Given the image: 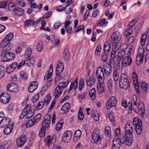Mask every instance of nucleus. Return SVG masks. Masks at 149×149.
Instances as JSON below:
<instances>
[{
  "label": "nucleus",
  "mask_w": 149,
  "mask_h": 149,
  "mask_svg": "<svg viewBox=\"0 0 149 149\" xmlns=\"http://www.w3.org/2000/svg\"><path fill=\"white\" fill-rule=\"evenodd\" d=\"M134 127L135 131L137 134H141L142 130V123L141 120L138 118H133V125L127 123L125 125V134H120L119 138L121 143H125L129 146H131L133 141V131Z\"/></svg>",
  "instance_id": "obj_1"
},
{
  "label": "nucleus",
  "mask_w": 149,
  "mask_h": 149,
  "mask_svg": "<svg viewBox=\"0 0 149 149\" xmlns=\"http://www.w3.org/2000/svg\"><path fill=\"white\" fill-rule=\"evenodd\" d=\"M2 48H3L1 55L2 62L9 61L15 58V55L10 52L12 48V45L9 44L7 46Z\"/></svg>",
  "instance_id": "obj_2"
},
{
  "label": "nucleus",
  "mask_w": 149,
  "mask_h": 149,
  "mask_svg": "<svg viewBox=\"0 0 149 149\" xmlns=\"http://www.w3.org/2000/svg\"><path fill=\"white\" fill-rule=\"evenodd\" d=\"M119 84L120 87L123 90H126L130 88V83L128 79V76L126 73L121 74Z\"/></svg>",
  "instance_id": "obj_3"
},
{
  "label": "nucleus",
  "mask_w": 149,
  "mask_h": 149,
  "mask_svg": "<svg viewBox=\"0 0 149 149\" xmlns=\"http://www.w3.org/2000/svg\"><path fill=\"white\" fill-rule=\"evenodd\" d=\"M34 113V112L31 109V105L29 104H27L22 111L19 118L20 119H22L25 117L26 119H29L33 116Z\"/></svg>",
  "instance_id": "obj_4"
},
{
  "label": "nucleus",
  "mask_w": 149,
  "mask_h": 149,
  "mask_svg": "<svg viewBox=\"0 0 149 149\" xmlns=\"http://www.w3.org/2000/svg\"><path fill=\"white\" fill-rule=\"evenodd\" d=\"M13 37V33H10L8 34L5 37V39L1 42L0 46L1 47H3L7 46L8 45H11L13 47V45L11 43H9Z\"/></svg>",
  "instance_id": "obj_5"
},
{
  "label": "nucleus",
  "mask_w": 149,
  "mask_h": 149,
  "mask_svg": "<svg viewBox=\"0 0 149 149\" xmlns=\"http://www.w3.org/2000/svg\"><path fill=\"white\" fill-rule=\"evenodd\" d=\"M96 75L99 83H103L105 79L104 75L101 66H99L97 68Z\"/></svg>",
  "instance_id": "obj_6"
},
{
  "label": "nucleus",
  "mask_w": 149,
  "mask_h": 149,
  "mask_svg": "<svg viewBox=\"0 0 149 149\" xmlns=\"http://www.w3.org/2000/svg\"><path fill=\"white\" fill-rule=\"evenodd\" d=\"M111 60L110 59L109 63L105 64L103 66L104 71L106 76H110L111 73L112 69V66L111 65Z\"/></svg>",
  "instance_id": "obj_7"
},
{
  "label": "nucleus",
  "mask_w": 149,
  "mask_h": 149,
  "mask_svg": "<svg viewBox=\"0 0 149 149\" xmlns=\"http://www.w3.org/2000/svg\"><path fill=\"white\" fill-rule=\"evenodd\" d=\"M117 102V100L115 97L112 96L110 97L106 103L107 109H110L111 108L115 106Z\"/></svg>",
  "instance_id": "obj_8"
},
{
  "label": "nucleus",
  "mask_w": 149,
  "mask_h": 149,
  "mask_svg": "<svg viewBox=\"0 0 149 149\" xmlns=\"http://www.w3.org/2000/svg\"><path fill=\"white\" fill-rule=\"evenodd\" d=\"M51 119V116L48 114L45 115L44 118V120L42 123V129H46L48 128L50 123Z\"/></svg>",
  "instance_id": "obj_9"
},
{
  "label": "nucleus",
  "mask_w": 149,
  "mask_h": 149,
  "mask_svg": "<svg viewBox=\"0 0 149 149\" xmlns=\"http://www.w3.org/2000/svg\"><path fill=\"white\" fill-rule=\"evenodd\" d=\"M132 63V59L130 56H125L122 59L121 65L124 67L130 66Z\"/></svg>",
  "instance_id": "obj_10"
},
{
  "label": "nucleus",
  "mask_w": 149,
  "mask_h": 149,
  "mask_svg": "<svg viewBox=\"0 0 149 149\" xmlns=\"http://www.w3.org/2000/svg\"><path fill=\"white\" fill-rule=\"evenodd\" d=\"M11 121V119L7 117L2 118L0 120V128L8 127L11 125V124H10Z\"/></svg>",
  "instance_id": "obj_11"
},
{
  "label": "nucleus",
  "mask_w": 149,
  "mask_h": 149,
  "mask_svg": "<svg viewBox=\"0 0 149 149\" xmlns=\"http://www.w3.org/2000/svg\"><path fill=\"white\" fill-rule=\"evenodd\" d=\"M145 50L144 49H139L136 58V62L140 63L143 61Z\"/></svg>",
  "instance_id": "obj_12"
},
{
  "label": "nucleus",
  "mask_w": 149,
  "mask_h": 149,
  "mask_svg": "<svg viewBox=\"0 0 149 149\" xmlns=\"http://www.w3.org/2000/svg\"><path fill=\"white\" fill-rule=\"evenodd\" d=\"M8 91L12 92L17 93L19 90L17 85L14 83H9L7 87Z\"/></svg>",
  "instance_id": "obj_13"
},
{
  "label": "nucleus",
  "mask_w": 149,
  "mask_h": 149,
  "mask_svg": "<svg viewBox=\"0 0 149 149\" xmlns=\"http://www.w3.org/2000/svg\"><path fill=\"white\" fill-rule=\"evenodd\" d=\"M72 136V132L70 131H66L63 133L62 136V141L64 142H68L70 140Z\"/></svg>",
  "instance_id": "obj_14"
},
{
  "label": "nucleus",
  "mask_w": 149,
  "mask_h": 149,
  "mask_svg": "<svg viewBox=\"0 0 149 149\" xmlns=\"http://www.w3.org/2000/svg\"><path fill=\"white\" fill-rule=\"evenodd\" d=\"M111 42L114 44L118 43L120 39V34L118 32H113L111 36Z\"/></svg>",
  "instance_id": "obj_15"
},
{
  "label": "nucleus",
  "mask_w": 149,
  "mask_h": 149,
  "mask_svg": "<svg viewBox=\"0 0 149 149\" xmlns=\"http://www.w3.org/2000/svg\"><path fill=\"white\" fill-rule=\"evenodd\" d=\"M92 137V139L95 143L100 141L101 140V138L99 134V131L98 129H94L93 132Z\"/></svg>",
  "instance_id": "obj_16"
},
{
  "label": "nucleus",
  "mask_w": 149,
  "mask_h": 149,
  "mask_svg": "<svg viewBox=\"0 0 149 149\" xmlns=\"http://www.w3.org/2000/svg\"><path fill=\"white\" fill-rule=\"evenodd\" d=\"M27 139V137L24 135H22L16 140L17 146L18 147L23 146L26 141Z\"/></svg>",
  "instance_id": "obj_17"
},
{
  "label": "nucleus",
  "mask_w": 149,
  "mask_h": 149,
  "mask_svg": "<svg viewBox=\"0 0 149 149\" xmlns=\"http://www.w3.org/2000/svg\"><path fill=\"white\" fill-rule=\"evenodd\" d=\"M112 149H119L122 144L119 137H115L112 141Z\"/></svg>",
  "instance_id": "obj_18"
},
{
  "label": "nucleus",
  "mask_w": 149,
  "mask_h": 149,
  "mask_svg": "<svg viewBox=\"0 0 149 149\" xmlns=\"http://www.w3.org/2000/svg\"><path fill=\"white\" fill-rule=\"evenodd\" d=\"M10 100L9 95L6 93H2L0 95V101L4 104L8 103Z\"/></svg>",
  "instance_id": "obj_19"
},
{
  "label": "nucleus",
  "mask_w": 149,
  "mask_h": 149,
  "mask_svg": "<svg viewBox=\"0 0 149 149\" xmlns=\"http://www.w3.org/2000/svg\"><path fill=\"white\" fill-rule=\"evenodd\" d=\"M38 85V83L36 81L31 82L28 88L29 91L30 93L33 92L37 88Z\"/></svg>",
  "instance_id": "obj_20"
},
{
  "label": "nucleus",
  "mask_w": 149,
  "mask_h": 149,
  "mask_svg": "<svg viewBox=\"0 0 149 149\" xmlns=\"http://www.w3.org/2000/svg\"><path fill=\"white\" fill-rule=\"evenodd\" d=\"M53 72V66L52 64H51L49 67V70L46 72L45 74L44 78V80H48L51 79L52 76Z\"/></svg>",
  "instance_id": "obj_21"
},
{
  "label": "nucleus",
  "mask_w": 149,
  "mask_h": 149,
  "mask_svg": "<svg viewBox=\"0 0 149 149\" xmlns=\"http://www.w3.org/2000/svg\"><path fill=\"white\" fill-rule=\"evenodd\" d=\"M63 69L64 66L63 63L60 61H58L56 68V74L59 75L63 71Z\"/></svg>",
  "instance_id": "obj_22"
},
{
  "label": "nucleus",
  "mask_w": 149,
  "mask_h": 149,
  "mask_svg": "<svg viewBox=\"0 0 149 149\" xmlns=\"http://www.w3.org/2000/svg\"><path fill=\"white\" fill-rule=\"evenodd\" d=\"M116 44H114L112 45V51L111 52V57L112 59H114L116 57V53L119 50L118 47L116 45Z\"/></svg>",
  "instance_id": "obj_23"
},
{
  "label": "nucleus",
  "mask_w": 149,
  "mask_h": 149,
  "mask_svg": "<svg viewBox=\"0 0 149 149\" xmlns=\"http://www.w3.org/2000/svg\"><path fill=\"white\" fill-rule=\"evenodd\" d=\"M128 107L129 108V112L130 113H132V109L136 113H138L139 111L140 105L139 104L137 105V104H133L131 107L128 106Z\"/></svg>",
  "instance_id": "obj_24"
},
{
  "label": "nucleus",
  "mask_w": 149,
  "mask_h": 149,
  "mask_svg": "<svg viewBox=\"0 0 149 149\" xmlns=\"http://www.w3.org/2000/svg\"><path fill=\"white\" fill-rule=\"evenodd\" d=\"M95 79L93 77H90L89 79H87L86 83L87 86L89 87H91L93 86L95 84Z\"/></svg>",
  "instance_id": "obj_25"
},
{
  "label": "nucleus",
  "mask_w": 149,
  "mask_h": 149,
  "mask_svg": "<svg viewBox=\"0 0 149 149\" xmlns=\"http://www.w3.org/2000/svg\"><path fill=\"white\" fill-rule=\"evenodd\" d=\"M13 11L15 15L20 16L24 14V10L21 8H14Z\"/></svg>",
  "instance_id": "obj_26"
},
{
  "label": "nucleus",
  "mask_w": 149,
  "mask_h": 149,
  "mask_svg": "<svg viewBox=\"0 0 149 149\" xmlns=\"http://www.w3.org/2000/svg\"><path fill=\"white\" fill-rule=\"evenodd\" d=\"M18 63L15 62L11 64L8 66L7 69V72L8 73H10L17 67Z\"/></svg>",
  "instance_id": "obj_27"
},
{
  "label": "nucleus",
  "mask_w": 149,
  "mask_h": 149,
  "mask_svg": "<svg viewBox=\"0 0 149 149\" xmlns=\"http://www.w3.org/2000/svg\"><path fill=\"white\" fill-rule=\"evenodd\" d=\"M70 104L68 102L65 103L63 105L61 108V110L63 111L64 113H67L70 107Z\"/></svg>",
  "instance_id": "obj_28"
},
{
  "label": "nucleus",
  "mask_w": 149,
  "mask_h": 149,
  "mask_svg": "<svg viewBox=\"0 0 149 149\" xmlns=\"http://www.w3.org/2000/svg\"><path fill=\"white\" fill-rule=\"evenodd\" d=\"M14 125V124L12 123L11 125H9L8 127H6L3 131L4 134L6 135L9 134L11 132Z\"/></svg>",
  "instance_id": "obj_29"
},
{
  "label": "nucleus",
  "mask_w": 149,
  "mask_h": 149,
  "mask_svg": "<svg viewBox=\"0 0 149 149\" xmlns=\"http://www.w3.org/2000/svg\"><path fill=\"white\" fill-rule=\"evenodd\" d=\"M113 79L115 82V84H117L118 81L119 77V74L118 72V70L117 69L115 70L113 72Z\"/></svg>",
  "instance_id": "obj_30"
},
{
  "label": "nucleus",
  "mask_w": 149,
  "mask_h": 149,
  "mask_svg": "<svg viewBox=\"0 0 149 149\" xmlns=\"http://www.w3.org/2000/svg\"><path fill=\"white\" fill-rule=\"evenodd\" d=\"M77 84L78 81L77 79L75 80L73 82H72L69 89L68 92H70L73 87H74V90H75L77 88Z\"/></svg>",
  "instance_id": "obj_31"
},
{
  "label": "nucleus",
  "mask_w": 149,
  "mask_h": 149,
  "mask_svg": "<svg viewBox=\"0 0 149 149\" xmlns=\"http://www.w3.org/2000/svg\"><path fill=\"white\" fill-rule=\"evenodd\" d=\"M63 54L64 58L66 61H68L70 59V56L68 48H66L64 50Z\"/></svg>",
  "instance_id": "obj_32"
},
{
  "label": "nucleus",
  "mask_w": 149,
  "mask_h": 149,
  "mask_svg": "<svg viewBox=\"0 0 149 149\" xmlns=\"http://www.w3.org/2000/svg\"><path fill=\"white\" fill-rule=\"evenodd\" d=\"M141 86L143 91L146 92L149 88V84L145 82H142Z\"/></svg>",
  "instance_id": "obj_33"
},
{
  "label": "nucleus",
  "mask_w": 149,
  "mask_h": 149,
  "mask_svg": "<svg viewBox=\"0 0 149 149\" xmlns=\"http://www.w3.org/2000/svg\"><path fill=\"white\" fill-rule=\"evenodd\" d=\"M104 51L105 54H108L110 49H111V45L108 42H106L104 45Z\"/></svg>",
  "instance_id": "obj_34"
},
{
  "label": "nucleus",
  "mask_w": 149,
  "mask_h": 149,
  "mask_svg": "<svg viewBox=\"0 0 149 149\" xmlns=\"http://www.w3.org/2000/svg\"><path fill=\"white\" fill-rule=\"evenodd\" d=\"M137 100V97L135 95H133L131 99V101L129 102L128 103V106H131L133 104H137L136 102Z\"/></svg>",
  "instance_id": "obj_35"
},
{
  "label": "nucleus",
  "mask_w": 149,
  "mask_h": 149,
  "mask_svg": "<svg viewBox=\"0 0 149 149\" xmlns=\"http://www.w3.org/2000/svg\"><path fill=\"white\" fill-rule=\"evenodd\" d=\"M95 89L94 88H93L89 91V95L90 97L93 100H94L96 97V92Z\"/></svg>",
  "instance_id": "obj_36"
},
{
  "label": "nucleus",
  "mask_w": 149,
  "mask_h": 149,
  "mask_svg": "<svg viewBox=\"0 0 149 149\" xmlns=\"http://www.w3.org/2000/svg\"><path fill=\"white\" fill-rule=\"evenodd\" d=\"M68 84L65 81L61 82H60L56 88H58V90H61L62 89L65 88L68 85Z\"/></svg>",
  "instance_id": "obj_37"
},
{
  "label": "nucleus",
  "mask_w": 149,
  "mask_h": 149,
  "mask_svg": "<svg viewBox=\"0 0 149 149\" xmlns=\"http://www.w3.org/2000/svg\"><path fill=\"white\" fill-rule=\"evenodd\" d=\"M103 83H100V84L97 85V90L99 94L102 93L104 90V85Z\"/></svg>",
  "instance_id": "obj_38"
},
{
  "label": "nucleus",
  "mask_w": 149,
  "mask_h": 149,
  "mask_svg": "<svg viewBox=\"0 0 149 149\" xmlns=\"http://www.w3.org/2000/svg\"><path fill=\"white\" fill-rule=\"evenodd\" d=\"M92 116L94 120L96 121H98L99 120V115L97 111H93L91 113Z\"/></svg>",
  "instance_id": "obj_39"
},
{
  "label": "nucleus",
  "mask_w": 149,
  "mask_h": 149,
  "mask_svg": "<svg viewBox=\"0 0 149 149\" xmlns=\"http://www.w3.org/2000/svg\"><path fill=\"white\" fill-rule=\"evenodd\" d=\"M106 19L103 18L101 19L98 23L97 26H101L104 25V26H107L108 21H106Z\"/></svg>",
  "instance_id": "obj_40"
},
{
  "label": "nucleus",
  "mask_w": 149,
  "mask_h": 149,
  "mask_svg": "<svg viewBox=\"0 0 149 149\" xmlns=\"http://www.w3.org/2000/svg\"><path fill=\"white\" fill-rule=\"evenodd\" d=\"M61 90H58V88H56L54 93V95L55 96V98H57L61 95L62 92Z\"/></svg>",
  "instance_id": "obj_41"
},
{
  "label": "nucleus",
  "mask_w": 149,
  "mask_h": 149,
  "mask_svg": "<svg viewBox=\"0 0 149 149\" xmlns=\"http://www.w3.org/2000/svg\"><path fill=\"white\" fill-rule=\"evenodd\" d=\"M31 4V7L32 8H38L39 10H40L42 8V4H40L39 6L36 4L35 3H30Z\"/></svg>",
  "instance_id": "obj_42"
},
{
  "label": "nucleus",
  "mask_w": 149,
  "mask_h": 149,
  "mask_svg": "<svg viewBox=\"0 0 149 149\" xmlns=\"http://www.w3.org/2000/svg\"><path fill=\"white\" fill-rule=\"evenodd\" d=\"M34 122L33 119L29 120L27 122L26 126L27 127H29L33 126L36 124Z\"/></svg>",
  "instance_id": "obj_43"
},
{
  "label": "nucleus",
  "mask_w": 149,
  "mask_h": 149,
  "mask_svg": "<svg viewBox=\"0 0 149 149\" xmlns=\"http://www.w3.org/2000/svg\"><path fill=\"white\" fill-rule=\"evenodd\" d=\"M111 130L110 127L109 126L105 127L104 130L105 134L107 136H109L111 134Z\"/></svg>",
  "instance_id": "obj_44"
},
{
  "label": "nucleus",
  "mask_w": 149,
  "mask_h": 149,
  "mask_svg": "<svg viewBox=\"0 0 149 149\" xmlns=\"http://www.w3.org/2000/svg\"><path fill=\"white\" fill-rule=\"evenodd\" d=\"M5 76V68L3 66H0V79L3 78Z\"/></svg>",
  "instance_id": "obj_45"
},
{
  "label": "nucleus",
  "mask_w": 149,
  "mask_h": 149,
  "mask_svg": "<svg viewBox=\"0 0 149 149\" xmlns=\"http://www.w3.org/2000/svg\"><path fill=\"white\" fill-rule=\"evenodd\" d=\"M24 24L27 26H29L32 24L34 25L35 24V22L33 19H29L26 21Z\"/></svg>",
  "instance_id": "obj_46"
},
{
  "label": "nucleus",
  "mask_w": 149,
  "mask_h": 149,
  "mask_svg": "<svg viewBox=\"0 0 149 149\" xmlns=\"http://www.w3.org/2000/svg\"><path fill=\"white\" fill-rule=\"evenodd\" d=\"M51 136H47L45 140V145L48 147L49 146L51 143Z\"/></svg>",
  "instance_id": "obj_47"
},
{
  "label": "nucleus",
  "mask_w": 149,
  "mask_h": 149,
  "mask_svg": "<svg viewBox=\"0 0 149 149\" xmlns=\"http://www.w3.org/2000/svg\"><path fill=\"white\" fill-rule=\"evenodd\" d=\"M9 147V144L6 141H5L0 146V149H8Z\"/></svg>",
  "instance_id": "obj_48"
},
{
  "label": "nucleus",
  "mask_w": 149,
  "mask_h": 149,
  "mask_svg": "<svg viewBox=\"0 0 149 149\" xmlns=\"http://www.w3.org/2000/svg\"><path fill=\"white\" fill-rule=\"evenodd\" d=\"M84 81L83 79H81L79 85L78 89L79 91H81L82 89L84 88Z\"/></svg>",
  "instance_id": "obj_49"
},
{
  "label": "nucleus",
  "mask_w": 149,
  "mask_h": 149,
  "mask_svg": "<svg viewBox=\"0 0 149 149\" xmlns=\"http://www.w3.org/2000/svg\"><path fill=\"white\" fill-rule=\"evenodd\" d=\"M87 93H82L81 94H78L77 95V97L79 99L83 100L86 98Z\"/></svg>",
  "instance_id": "obj_50"
},
{
  "label": "nucleus",
  "mask_w": 149,
  "mask_h": 149,
  "mask_svg": "<svg viewBox=\"0 0 149 149\" xmlns=\"http://www.w3.org/2000/svg\"><path fill=\"white\" fill-rule=\"evenodd\" d=\"M51 99V96L50 95L48 94L47 96L45 98L44 101L45 104L46 105H47L50 101Z\"/></svg>",
  "instance_id": "obj_51"
},
{
  "label": "nucleus",
  "mask_w": 149,
  "mask_h": 149,
  "mask_svg": "<svg viewBox=\"0 0 149 149\" xmlns=\"http://www.w3.org/2000/svg\"><path fill=\"white\" fill-rule=\"evenodd\" d=\"M41 117V115L40 113H38L35 116L34 119H33L36 123L38 122L40 120Z\"/></svg>",
  "instance_id": "obj_52"
},
{
  "label": "nucleus",
  "mask_w": 149,
  "mask_h": 149,
  "mask_svg": "<svg viewBox=\"0 0 149 149\" xmlns=\"http://www.w3.org/2000/svg\"><path fill=\"white\" fill-rule=\"evenodd\" d=\"M102 49L101 46L100 45L97 46L95 51V54L96 56H99L100 55Z\"/></svg>",
  "instance_id": "obj_53"
},
{
  "label": "nucleus",
  "mask_w": 149,
  "mask_h": 149,
  "mask_svg": "<svg viewBox=\"0 0 149 149\" xmlns=\"http://www.w3.org/2000/svg\"><path fill=\"white\" fill-rule=\"evenodd\" d=\"M125 54V52L124 51H119L117 55V56L118 58L120 60L124 56Z\"/></svg>",
  "instance_id": "obj_54"
},
{
  "label": "nucleus",
  "mask_w": 149,
  "mask_h": 149,
  "mask_svg": "<svg viewBox=\"0 0 149 149\" xmlns=\"http://www.w3.org/2000/svg\"><path fill=\"white\" fill-rule=\"evenodd\" d=\"M42 48V42L40 41L38 42L37 46V49L38 51H41Z\"/></svg>",
  "instance_id": "obj_55"
},
{
  "label": "nucleus",
  "mask_w": 149,
  "mask_h": 149,
  "mask_svg": "<svg viewBox=\"0 0 149 149\" xmlns=\"http://www.w3.org/2000/svg\"><path fill=\"white\" fill-rule=\"evenodd\" d=\"M132 79L134 83L136 84L137 83H138V79L137 75L136 74L135 72H133L132 74Z\"/></svg>",
  "instance_id": "obj_56"
},
{
  "label": "nucleus",
  "mask_w": 149,
  "mask_h": 149,
  "mask_svg": "<svg viewBox=\"0 0 149 149\" xmlns=\"http://www.w3.org/2000/svg\"><path fill=\"white\" fill-rule=\"evenodd\" d=\"M113 80L111 79H109L108 81L107 86L108 88L111 90L112 88Z\"/></svg>",
  "instance_id": "obj_57"
},
{
  "label": "nucleus",
  "mask_w": 149,
  "mask_h": 149,
  "mask_svg": "<svg viewBox=\"0 0 149 149\" xmlns=\"http://www.w3.org/2000/svg\"><path fill=\"white\" fill-rule=\"evenodd\" d=\"M31 54L32 51L31 49L28 48L26 49L25 55L26 56H28V58H29Z\"/></svg>",
  "instance_id": "obj_58"
},
{
  "label": "nucleus",
  "mask_w": 149,
  "mask_h": 149,
  "mask_svg": "<svg viewBox=\"0 0 149 149\" xmlns=\"http://www.w3.org/2000/svg\"><path fill=\"white\" fill-rule=\"evenodd\" d=\"M108 118L111 122L114 121V116L113 112H110L108 113Z\"/></svg>",
  "instance_id": "obj_59"
},
{
  "label": "nucleus",
  "mask_w": 149,
  "mask_h": 149,
  "mask_svg": "<svg viewBox=\"0 0 149 149\" xmlns=\"http://www.w3.org/2000/svg\"><path fill=\"white\" fill-rule=\"evenodd\" d=\"M82 110L81 108H80L79 111L78 115V118L79 120H82L84 117V116L82 112Z\"/></svg>",
  "instance_id": "obj_60"
},
{
  "label": "nucleus",
  "mask_w": 149,
  "mask_h": 149,
  "mask_svg": "<svg viewBox=\"0 0 149 149\" xmlns=\"http://www.w3.org/2000/svg\"><path fill=\"white\" fill-rule=\"evenodd\" d=\"M44 104V102L41 101L38 103V105H37L36 108L37 110H40L43 108Z\"/></svg>",
  "instance_id": "obj_61"
},
{
  "label": "nucleus",
  "mask_w": 149,
  "mask_h": 149,
  "mask_svg": "<svg viewBox=\"0 0 149 149\" xmlns=\"http://www.w3.org/2000/svg\"><path fill=\"white\" fill-rule=\"evenodd\" d=\"M46 129H42V128L41 127V130L39 133V135L40 137L41 138L43 137L45 134Z\"/></svg>",
  "instance_id": "obj_62"
},
{
  "label": "nucleus",
  "mask_w": 149,
  "mask_h": 149,
  "mask_svg": "<svg viewBox=\"0 0 149 149\" xmlns=\"http://www.w3.org/2000/svg\"><path fill=\"white\" fill-rule=\"evenodd\" d=\"M132 33V29L131 28L127 29L124 33V35H126V36L127 37L129 36Z\"/></svg>",
  "instance_id": "obj_63"
},
{
  "label": "nucleus",
  "mask_w": 149,
  "mask_h": 149,
  "mask_svg": "<svg viewBox=\"0 0 149 149\" xmlns=\"http://www.w3.org/2000/svg\"><path fill=\"white\" fill-rule=\"evenodd\" d=\"M15 4L12 2H10L8 5V9L10 10L13 11V8L15 7Z\"/></svg>",
  "instance_id": "obj_64"
}]
</instances>
